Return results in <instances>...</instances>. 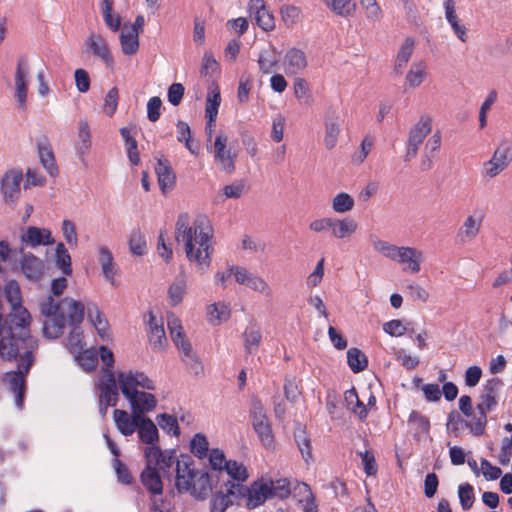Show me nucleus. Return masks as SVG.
I'll use <instances>...</instances> for the list:
<instances>
[{
    "label": "nucleus",
    "instance_id": "f257e3e1",
    "mask_svg": "<svg viewBox=\"0 0 512 512\" xmlns=\"http://www.w3.org/2000/svg\"><path fill=\"white\" fill-rule=\"evenodd\" d=\"M213 228L206 217H198L190 225L188 213H181L176 221L175 239L184 245L187 259L204 273L211 264Z\"/></svg>",
    "mask_w": 512,
    "mask_h": 512
},
{
    "label": "nucleus",
    "instance_id": "f03ea898",
    "mask_svg": "<svg viewBox=\"0 0 512 512\" xmlns=\"http://www.w3.org/2000/svg\"><path fill=\"white\" fill-rule=\"evenodd\" d=\"M117 381L122 394L129 400L133 413L143 415L156 407L157 400L153 394L137 390L138 387L147 390L155 389L154 382L143 372H120L117 375Z\"/></svg>",
    "mask_w": 512,
    "mask_h": 512
},
{
    "label": "nucleus",
    "instance_id": "7ed1b4c3",
    "mask_svg": "<svg viewBox=\"0 0 512 512\" xmlns=\"http://www.w3.org/2000/svg\"><path fill=\"white\" fill-rule=\"evenodd\" d=\"M85 307L80 301L66 297L60 301L59 317L52 320H45L43 333L45 337L56 339L63 334L65 324L68 321L71 325H79L84 319Z\"/></svg>",
    "mask_w": 512,
    "mask_h": 512
},
{
    "label": "nucleus",
    "instance_id": "20e7f679",
    "mask_svg": "<svg viewBox=\"0 0 512 512\" xmlns=\"http://www.w3.org/2000/svg\"><path fill=\"white\" fill-rule=\"evenodd\" d=\"M232 488L235 491H230L229 494L234 495L238 502L245 500L248 509H254L262 505L268 498H271L268 483L261 480L254 481L249 487L234 483Z\"/></svg>",
    "mask_w": 512,
    "mask_h": 512
},
{
    "label": "nucleus",
    "instance_id": "39448f33",
    "mask_svg": "<svg viewBox=\"0 0 512 512\" xmlns=\"http://www.w3.org/2000/svg\"><path fill=\"white\" fill-rule=\"evenodd\" d=\"M252 425L260 442L267 449L274 448V435L268 417L260 401H254L252 406Z\"/></svg>",
    "mask_w": 512,
    "mask_h": 512
},
{
    "label": "nucleus",
    "instance_id": "423d86ee",
    "mask_svg": "<svg viewBox=\"0 0 512 512\" xmlns=\"http://www.w3.org/2000/svg\"><path fill=\"white\" fill-rule=\"evenodd\" d=\"M200 470L194 468V461L189 455H181L176 463L175 486L180 493L188 492L194 479L198 476Z\"/></svg>",
    "mask_w": 512,
    "mask_h": 512
},
{
    "label": "nucleus",
    "instance_id": "0eeeda50",
    "mask_svg": "<svg viewBox=\"0 0 512 512\" xmlns=\"http://www.w3.org/2000/svg\"><path fill=\"white\" fill-rule=\"evenodd\" d=\"M228 137L225 134H218L215 138L213 147L207 146V150L213 149L215 162L220 168L231 174L235 171V158L236 155L232 153L231 149L227 148Z\"/></svg>",
    "mask_w": 512,
    "mask_h": 512
},
{
    "label": "nucleus",
    "instance_id": "6e6552de",
    "mask_svg": "<svg viewBox=\"0 0 512 512\" xmlns=\"http://www.w3.org/2000/svg\"><path fill=\"white\" fill-rule=\"evenodd\" d=\"M29 64L25 57H20L17 61L15 71V97L21 109L26 108L28 91Z\"/></svg>",
    "mask_w": 512,
    "mask_h": 512
},
{
    "label": "nucleus",
    "instance_id": "1a4fd4ad",
    "mask_svg": "<svg viewBox=\"0 0 512 512\" xmlns=\"http://www.w3.org/2000/svg\"><path fill=\"white\" fill-rule=\"evenodd\" d=\"M102 377L98 383V389L100 390L99 400L100 402H106L111 406H116L119 393L114 372L110 369L101 370Z\"/></svg>",
    "mask_w": 512,
    "mask_h": 512
},
{
    "label": "nucleus",
    "instance_id": "9d476101",
    "mask_svg": "<svg viewBox=\"0 0 512 512\" xmlns=\"http://www.w3.org/2000/svg\"><path fill=\"white\" fill-rule=\"evenodd\" d=\"M512 161V152L508 144H501L494 152L492 158L485 163V174L490 178L497 176Z\"/></svg>",
    "mask_w": 512,
    "mask_h": 512
},
{
    "label": "nucleus",
    "instance_id": "9b49d317",
    "mask_svg": "<svg viewBox=\"0 0 512 512\" xmlns=\"http://www.w3.org/2000/svg\"><path fill=\"white\" fill-rule=\"evenodd\" d=\"M87 52L98 57L107 67H112L114 59L106 40L98 33L91 32L85 40Z\"/></svg>",
    "mask_w": 512,
    "mask_h": 512
},
{
    "label": "nucleus",
    "instance_id": "f8f14e48",
    "mask_svg": "<svg viewBox=\"0 0 512 512\" xmlns=\"http://www.w3.org/2000/svg\"><path fill=\"white\" fill-rule=\"evenodd\" d=\"M422 260L423 254L421 251L407 246H400L395 254V258H393V261L406 265L403 271H410L411 273H418L420 271Z\"/></svg>",
    "mask_w": 512,
    "mask_h": 512
},
{
    "label": "nucleus",
    "instance_id": "ddd939ff",
    "mask_svg": "<svg viewBox=\"0 0 512 512\" xmlns=\"http://www.w3.org/2000/svg\"><path fill=\"white\" fill-rule=\"evenodd\" d=\"M232 486H234V481L231 480H227L221 485L220 490L211 499L210 512H225L234 503L239 504L238 499L229 494L230 491H235Z\"/></svg>",
    "mask_w": 512,
    "mask_h": 512
},
{
    "label": "nucleus",
    "instance_id": "4468645a",
    "mask_svg": "<svg viewBox=\"0 0 512 512\" xmlns=\"http://www.w3.org/2000/svg\"><path fill=\"white\" fill-rule=\"evenodd\" d=\"M308 65L305 52L293 47L287 50L283 58V68L287 75L300 74Z\"/></svg>",
    "mask_w": 512,
    "mask_h": 512
},
{
    "label": "nucleus",
    "instance_id": "2eb2a0df",
    "mask_svg": "<svg viewBox=\"0 0 512 512\" xmlns=\"http://www.w3.org/2000/svg\"><path fill=\"white\" fill-rule=\"evenodd\" d=\"M248 8L262 30L272 31L275 28L274 16L267 10L264 0H250Z\"/></svg>",
    "mask_w": 512,
    "mask_h": 512
},
{
    "label": "nucleus",
    "instance_id": "dca6fc26",
    "mask_svg": "<svg viewBox=\"0 0 512 512\" xmlns=\"http://www.w3.org/2000/svg\"><path fill=\"white\" fill-rule=\"evenodd\" d=\"M431 131L432 118L429 115H422L409 130L406 144L419 149Z\"/></svg>",
    "mask_w": 512,
    "mask_h": 512
},
{
    "label": "nucleus",
    "instance_id": "f3484780",
    "mask_svg": "<svg viewBox=\"0 0 512 512\" xmlns=\"http://www.w3.org/2000/svg\"><path fill=\"white\" fill-rule=\"evenodd\" d=\"M20 268L27 279L39 281L45 270L44 262L32 253H24L20 259Z\"/></svg>",
    "mask_w": 512,
    "mask_h": 512
},
{
    "label": "nucleus",
    "instance_id": "a211bd4d",
    "mask_svg": "<svg viewBox=\"0 0 512 512\" xmlns=\"http://www.w3.org/2000/svg\"><path fill=\"white\" fill-rule=\"evenodd\" d=\"M50 230L30 226L21 235V243L27 247L47 246L54 243Z\"/></svg>",
    "mask_w": 512,
    "mask_h": 512
},
{
    "label": "nucleus",
    "instance_id": "6ab92c4d",
    "mask_svg": "<svg viewBox=\"0 0 512 512\" xmlns=\"http://www.w3.org/2000/svg\"><path fill=\"white\" fill-rule=\"evenodd\" d=\"M325 136L324 145L328 150H332L337 142L340 135V118L335 112H327L325 116Z\"/></svg>",
    "mask_w": 512,
    "mask_h": 512
},
{
    "label": "nucleus",
    "instance_id": "aec40b11",
    "mask_svg": "<svg viewBox=\"0 0 512 512\" xmlns=\"http://www.w3.org/2000/svg\"><path fill=\"white\" fill-rule=\"evenodd\" d=\"M503 382L499 378H492L486 381L481 394V403L477 404L486 411L492 410L497 405L498 392L502 388Z\"/></svg>",
    "mask_w": 512,
    "mask_h": 512
},
{
    "label": "nucleus",
    "instance_id": "412c9836",
    "mask_svg": "<svg viewBox=\"0 0 512 512\" xmlns=\"http://www.w3.org/2000/svg\"><path fill=\"white\" fill-rule=\"evenodd\" d=\"M141 417L142 415H138V413H133V416H130L125 410H114L115 424L125 436H130L136 431Z\"/></svg>",
    "mask_w": 512,
    "mask_h": 512
},
{
    "label": "nucleus",
    "instance_id": "4be33fe9",
    "mask_svg": "<svg viewBox=\"0 0 512 512\" xmlns=\"http://www.w3.org/2000/svg\"><path fill=\"white\" fill-rule=\"evenodd\" d=\"M22 178V173L19 171H10L4 175L1 190L6 201L13 202L18 198Z\"/></svg>",
    "mask_w": 512,
    "mask_h": 512
},
{
    "label": "nucleus",
    "instance_id": "5701e85b",
    "mask_svg": "<svg viewBox=\"0 0 512 512\" xmlns=\"http://www.w3.org/2000/svg\"><path fill=\"white\" fill-rule=\"evenodd\" d=\"M155 172L158 177V184L163 194H166L175 186V174L166 159H158L155 166Z\"/></svg>",
    "mask_w": 512,
    "mask_h": 512
},
{
    "label": "nucleus",
    "instance_id": "b1692460",
    "mask_svg": "<svg viewBox=\"0 0 512 512\" xmlns=\"http://www.w3.org/2000/svg\"><path fill=\"white\" fill-rule=\"evenodd\" d=\"M143 486L153 495L163 493V483L157 468L145 467L140 475Z\"/></svg>",
    "mask_w": 512,
    "mask_h": 512
},
{
    "label": "nucleus",
    "instance_id": "393cba45",
    "mask_svg": "<svg viewBox=\"0 0 512 512\" xmlns=\"http://www.w3.org/2000/svg\"><path fill=\"white\" fill-rule=\"evenodd\" d=\"M445 17L447 22L450 24L452 30L456 34L457 38L462 41H467V29L460 23V20L455 11V4L453 0H446L444 2Z\"/></svg>",
    "mask_w": 512,
    "mask_h": 512
},
{
    "label": "nucleus",
    "instance_id": "a878e982",
    "mask_svg": "<svg viewBox=\"0 0 512 512\" xmlns=\"http://www.w3.org/2000/svg\"><path fill=\"white\" fill-rule=\"evenodd\" d=\"M149 331L148 338L149 342L154 349H161L163 345L166 343V335L163 327V323H158L154 313L152 311L149 312V321H148Z\"/></svg>",
    "mask_w": 512,
    "mask_h": 512
},
{
    "label": "nucleus",
    "instance_id": "bb28decb",
    "mask_svg": "<svg viewBox=\"0 0 512 512\" xmlns=\"http://www.w3.org/2000/svg\"><path fill=\"white\" fill-rule=\"evenodd\" d=\"M408 427L414 439L420 440L430 430V420L418 411H412L408 418Z\"/></svg>",
    "mask_w": 512,
    "mask_h": 512
},
{
    "label": "nucleus",
    "instance_id": "cd10ccee",
    "mask_svg": "<svg viewBox=\"0 0 512 512\" xmlns=\"http://www.w3.org/2000/svg\"><path fill=\"white\" fill-rule=\"evenodd\" d=\"M486 410L481 406H476L470 417L465 419V427L470 430L474 436H481L485 431L487 423Z\"/></svg>",
    "mask_w": 512,
    "mask_h": 512
},
{
    "label": "nucleus",
    "instance_id": "c85d7f7f",
    "mask_svg": "<svg viewBox=\"0 0 512 512\" xmlns=\"http://www.w3.org/2000/svg\"><path fill=\"white\" fill-rule=\"evenodd\" d=\"M211 491L212 485L210 476L206 471H200L196 479H194V483L191 485V489L188 490V492H190V494L198 500H205Z\"/></svg>",
    "mask_w": 512,
    "mask_h": 512
},
{
    "label": "nucleus",
    "instance_id": "c756f323",
    "mask_svg": "<svg viewBox=\"0 0 512 512\" xmlns=\"http://www.w3.org/2000/svg\"><path fill=\"white\" fill-rule=\"evenodd\" d=\"M136 430H138L139 439L143 443L153 445L158 442V429L150 418L142 415Z\"/></svg>",
    "mask_w": 512,
    "mask_h": 512
},
{
    "label": "nucleus",
    "instance_id": "7c9ffc66",
    "mask_svg": "<svg viewBox=\"0 0 512 512\" xmlns=\"http://www.w3.org/2000/svg\"><path fill=\"white\" fill-rule=\"evenodd\" d=\"M415 47V41L411 37H407L403 44L401 45L394 64V73L396 75H401L403 73L404 68L408 64Z\"/></svg>",
    "mask_w": 512,
    "mask_h": 512
},
{
    "label": "nucleus",
    "instance_id": "2f4dec72",
    "mask_svg": "<svg viewBox=\"0 0 512 512\" xmlns=\"http://www.w3.org/2000/svg\"><path fill=\"white\" fill-rule=\"evenodd\" d=\"M280 61L279 55L273 46L263 49L258 57L259 69L263 74L272 73Z\"/></svg>",
    "mask_w": 512,
    "mask_h": 512
},
{
    "label": "nucleus",
    "instance_id": "473e14b6",
    "mask_svg": "<svg viewBox=\"0 0 512 512\" xmlns=\"http://www.w3.org/2000/svg\"><path fill=\"white\" fill-rule=\"evenodd\" d=\"M167 326L170 332V336L175 346L181 350L184 348V344H190L185 338L181 321L174 314L170 313L167 315Z\"/></svg>",
    "mask_w": 512,
    "mask_h": 512
},
{
    "label": "nucleus",
    "instance_id": "72a5a7b5",
    "mask_svg": "<svg viewBox=\"0 0 512 512\" xmlns=\"http://www.w3.org/2000/svg\"><path fill=\"white\" fill-rule=\"evenodd\" d=\"M357 223L351 218H332L331 233L335 238L343 239L355 233Z\"/></svg>",
    "mask_w": 512,
    "mask_h": 512
},
{
    "label": "nucleus",
    "instance_id": "f704fd0d",
    "mask_svg": "<svg viewBox=\"0 0 512 512\" xmlns=\"http://www.w3.org/2000/svg\"><path fill=\"white\" fill-rule=\"evenodd\" d=\"M243 339L246 354H255L262 340L260 329L256 325H249L243 333Z\"/></svg>",
    "mask_w": 512,
    "mask_h": 512
},
{
    "label": "nucleus",
    "instance_id": "c9c22d12",
    "mask_svg": "<svg viewBox=\"0 0 512 512\" xmlns=\"http://www.w3.org/2000/svg\"><path fill=\"white\" fill-rule=\"evenodd\" d=\"M322 2L333 13L343 18L351 17L356 10V3L353 0H322Z\"/></svg>",
    "mask_w": 512,
    "mask_h": 512
},
{
    "label": "nucleus",
    "instance_id": "e433bc0d",
    "mask_svg": "<svg viewBox=\"0 0 512 512\" xmlns=\"http://www.w3.org/2000/svg\"><path fill=\"white\" fill-rule=\"evenodd\" d=\"M344 400L347 409L355 413L360 420L366 419L368 415L367 406L360 401L355 388H351L344 393Z\"/></svg>",
    "mask_w": 512,
    "mask_h": 512
},
{
    "label": "nucleus",
    "instance_id": "4c0bfd02",
    "mask_svg": "<svg viewBox=\"0 0 512 512\" xmlns=\"http://www.w3.org/2000/svg\"><path fill=\"white\" fill-rule=\"evenodd\" d=\"M183 354L182 360L194 376H200L204 373V367L197 355L193 352L191 344H184L180 350Z\"/></svg>",
    "mask_w": 512,
    "mask_h": 512
},
{
    "label": "nucleus",
    "instance_id": "58836bf2",
    "mask_svg": "<svg viewBox=\"0 0 512 512\" xmlns=\"http://www.w3.org/2000/svg\"><path fill=\"white\" fill-rule=\"evenodd\" d=\"M91 148V133L88 122L86 120H81L79 123V131H78V143L76 146L77 152L79 154L80 159L83 161L84 156L88 153Z\"/></svg>",
    "mask_w": 512,
    "mask_h": 512
},
{
    "label": "nucleus",
    "instance_id": "ea45409f",
    "mask_svg": "<svg viewBox=\"0 0 512 512\" xmlns=\"http://www.w3.org/2000/svg\"><path fill=\"white\" fill-rule=\"evenodd\" d=\"M177 140L180 143H184L185 147L191 154L196 155L198 153L199 145L191 140V129L188 123L182 120H178L176 123Z\"/></svg>",
    "mask_w": 512,
    "mask_h": 512
},
{
    "label": "nucleus",
    "instance_id": "a19ab883",
    "mask_svg": "<svg viewBox=\"0 0 512 512\" xmlns=\"http://www.w3.org/2000/svg\"><path fill=\"white\" fill-rule=\"evenodd\" d=\"M295 442L303 460L309 463L313 459L311 440L304 429L298 428L294 432Z\"/></svg>",
    "mask_w": 512,
    "mask_h": 512
},
{
    "label": "nucleus",
    "instance_id": "79ce46f5",
    "mask_svg": "<svg viewBox=\"0 0 512 512\" xmlns=\"http://www.w3.org/2000/svg\"><path fill=\"white\" fill-rule=\"evenodd\" d=\"M427 71L424 62L413 63L406 74V83L410 88H417L426 78Z\"/></svg>",
    "mask_w": 512,
    "mask_h": 512
},
{
    "label": "nucleus",
    "instance_id": "37998d69",
    "mask_svg": "<svg viewBox=\"0 0 512 512\" xmlns=\"http://www.w3.org/2000/svg\"><path fill=\"white\" fill-rule=\"evenodd\" d=\"M221 103L220 91L217 87L210 89L206 98L205 118L216 121L218 109Z\"/></svg>",
    "mask_w": 512,
    "mask_h": 512
},
{
    "label": "nucleus",
    "instance_id": "c03bdc74",
    "mask_svg": "<svg viewBox=\"0 0 512 512\" xmlns=\"http://www.w3.org/2000/svg\"><path fill=\"white\" fill-rule=\"evenodd\" d=\"M120 44L125 55L135 54L139 49V35L136 32L128 31L125 26L120 35Z\"/></svg>",
    "mask_w": 512,
    "mask_h": 512
},
{
    "label": "nucleus",
    "instance_id": "a18cd8bd",
    "mask_svg": "<svg viewBox=\"0 0 512 512\" xmlns=\"http://www.w3.org/2000/svg\"><path fill=\"white\" fill-rule=\"evenodd\" d=\"M39 157L43 167L50 176L55 177L58 175V167L55 162V157L52 149L47 145L38 146Z\"/></svg>",
    "mask_w": 512,
    "mask_h": 512
},
{
    "label": "nucleus",
    "instance_id": "49530a36",
    "mask_svg": "<svg viewBox=\"0 0 512 512\" xmlns=\"http://www.w3.org/2000/svg\"><path fill=\"white\" fill-rule=\"evenodd\" d=\"M224 471L235 481L234 483L242 484L249 478L246 467L235 460H228L226 465H224Z\"/></svg>",
    "mask_w": 512,
    "mask_h": 512
},
{
    "label": "nucleus",
    "instance_id": "de8ad7c7",
    "mask_svg": "<svg viewBox=\"0 0 512 512\" xmlns=\"http://www.w3.org/2000/svg\"><path fill=\"white\" fill-rule=\"evenodd\" d=\"M209 442L202 433H196L190 441V452L198 459H204L209 453Z\"/></svg>",
    "mask_w": 512,
    "mask_h": 512
},
{
    "label": "nucleus",
    "instance_id": "09e8293b",
    "mask_svg": "<svg viewBox=\"0 0 512 512\" xmlns=\"http://www.w3.org/2000/svg\"><path fill=\"white\" fill-rule=\"evenodd\" d=\"M87 313L90 321L92 322L95 329L98 331L101 338L108 336V322L103 317L96 305L88 306Z\"/></svg>",
    "mask_w": 512,
    "mask_h": 512
},
{
    "label": "nucleus",
    "instance_id": "8fccbe9b",
    "mask_svg": "<svg viewBox=\"0 0 512 512\" xmlns=\"http://www.w3.org/2000/svg\"><path fill=\"white\" fill-rule=\"evenodd\" d=\"M347 362L350 369L354 373L363 371L368 365V360L365 354L360 349L355 347L350 348L347 351Z\"/></svg>",
    "mask_w": 512,
    "mask_h": 512
},
{
    "label": "nucleus",
    "instance_id": "3c124183",
    "mask_svg": "<svg viewBox=\"0 0 512 512\" xmlns=\"http://www.w3.org/2000/svg\"><path fill=\"white\" fill-rule=\"evenodd\" d=\"M209 321L213 325H219L230 317V308L227 304L219 302L208 307Z\"/></svg>",
    "mask_w": 512,
    "mask_h": 512
},
{
    "label": "nucleus",
    "instance_id": "603ef678",
    "mask_svg": "<svg viewBox=\"0 0 512 512\" xmlns=\"http://www.w3.org/2000/svg\"><path fill=\"white\" fill-rule=\"evenodd\" d=\"M186 291V278L180 275L170 285L168 289V298L172 306L178 305L182 300Z\"/></svg>",
    "mask_w": 512,
    "mask_h": 512
},
{
    "label": "nucleus",
    "instance_id": "864d4df0",
    "mask_svg": "<svg viewBox=\"0 0 512 512\" xmlns=\"http://www.w3.org/2000/svg\"><path fill=\"white\" fill-rule=\"evenodd\" d=\"M55 263L63 274L68 276L72 274L71 256L62 242H59L56 246Z\"/></svg>",
    "mask_w": 512,
    "mask_h": 512
},
{
    "label": "nucleus",
    "instance_id": "5fc2aeb1",
    "mask_svg": "<svg viewBox=\"0 0 512 512\" xmlns=\"http://www.w3.org/2000/svg\"><path fill=\"white\" fill-rule=\"evenodd\" d=\"M268 483V488L270 490V496L277 497L280 499L287 498L291 493V482L286 479H277V480H271Z\"/></svg>",
    "mask_w": 512,
    "mask_h": 512
},
{
    "label": "nucleus",
    "instance_id": "6e6d98bb",
    "mask_svg": "<svg viewBox=\"0 0 512 512\" xmlns=\"http://www.w3.org/2000/svg\"><path fill=\"white\" fill-rule=\"evenodd\" d=\"M156 420L160 428L167 434L176 437L180 435V428L177 419L172 415L162 413L157 416Z\"/></svg>",
    "mask_w": 512,
    "mask_h": 512
},
{
    "label": "nucleus",
    "instance_id": "4d7b16f0",
    "mask_svg": "<svg viewBox=\"0 0 512 512\" xmlns=\"http://www.w3.org/2000/svg\"><path fill=\"white\" fill-rule=\"evenodd\" d=\"M129 248L133 255L142 256L146 253L147 244L145 236L140 230H133L129 238Z\"/></svg>",
    "mask_w": 512,
    "mask_h": 512
},
{
    "label": "nucleus",
    "instance_id": "13d9d810",
    "mask_svg": "<svg viewBox=\"0 0 512 512\" xmlns=\"http://www.w3.org/2000/svg\"><path fill=\"white\" fill-rule=\"evenodd\" d=\"M354 207V199L345 192L338 193L332 199V209L337 213L351 211Z\"/></svg>",
    "mask_w": 512,
    "mask_h": 512
},
{
    "label": "nucleus",
    "instance_id": "bf43d9fd",
    "mask_svg": "<svg viewBox=\"0 0 512 512\" xmlns=\"http://www.w3.org/2000/svg\"><path fill=\"white\" fill-rule=\"evenodd\" d=\"M293 88L295 97L298 99L299 102L307 105L312 103V96L310 94L308 83L306 82L305 79L296 78L294 81Z\"/></svg>",
    "mask_w": 512,
    "mask_h": 512
},
{
    "label": "nucleus",
    "instance_id": "052dcab7",
    "mask_svg": "<svg viewBox=\"0 0 512 512\" xmlns=\"http://www.w3.org/2000/svg\"><path fill=\"white\" fill-rule=\"evenodd\" d=\"M40 312L42 315L47 317L46 320H52L56 317H59L60 301L56 302L52 296L46 297L40 303Z\"/></svg>",
    "mask_w": 512,
    "mask_h": 512
},
{
    "label": "nucleus",
    "instance_id": "680f3d73",
    "mask_svg": "<svg viewBox=\"0 0 512 512\" xmlns=\"http://www.w3.org/2000/svg\"><path fill=\"white\" fill-rule=\"evenodd\" d=\"M209 464L211 468L218 472V479L224 471V465L228 462L224 452L219 448H213L209 451Z\"/></svg>",
    "mask_w": 512,
    "mask_h": 512
},
{
    "label": "nucleus",
    "instance_id": "e2e57ef3",
    "mask_svg": "<svg viewBox=\"0 0 512 512\" xmlns=\"http://www.w3.org/2000/svg\"><path fill=\"white\" fill-rule=\"evenodd\" d=\"M458 496L463 510H469L474 503V489L469 483L460 484Z\"/></svg>",
    "mask_w": 512,
    "mask_h": 512
},
{
    "label": "nucleus",
    "instance_id": "0e129e2a",
    "mask_svg": "<svg viewBox=\"0 0 512 512\" xmlns=\"http://www.w3.org/2000/svg\"><path fill=\"white\" fill-rule=\"evenodd\" d=\"M5 297L11 305V309L22 305L21 290L16 281L7 283L5 287Z\"/></svg>",
    "mask_w": 512,
    "mask_h": 512
},
{
    "label": "nucleus",
    "instance_id": "69168bd1",
    "mask_svg": "<svg viewBox=\"0 0 512 512\" xmlns=\"http://www.w3.org/2000/svg\"><path fill=\"white\" fill-rule=\"evenodd\" d=\"M480 226V219L478 220L474 216H468L460 229V235L464 236L467 239H473L479 233Z\"/></svg>",
    "mask_w": 512,
    "mask_h": 512
},
{
    "label": "nucleus",
    "instance_id": "338daca9",
    "mask_svg": "<svg viewBox=\"0 0 512 512\" xmlns=\"http://www.w3.org/2000/svg\"><path fill=\"white\" fill-rule=\"evenodd\" d=\"M281 16L287 27H292L299 22L301 9L294 5H285L281 8Z\"/></svg>",
    "mask_w": 512,
    "mask_h": 512
},
{
    "label": "nucleus",
    "instance_id": "774afa93",
    "mask_svg": "<svg viewBox=\"0 0 512 512\" xmlns=\"http://www.w3.org/2000/svg\"><path fill=\"white\" fill-rule=\"evenodd\" d=\"M11 317L12 323L17 327L26 328L30 324V314L22 305L12 309Z\"/></svg>",
    "mask_w": 512,
    "mask_h": 512
}]
</instances>
